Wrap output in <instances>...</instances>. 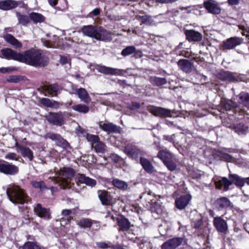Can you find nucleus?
I'll list each match as a JSON object with an SVG mask.
<instances>
[{
	"label": "nucleus",
	"instance_id": "obj_1",
	"mask_svg": "<svg viewBox=\"0 0 249 249\" xmlns=\"http://www.w3.org/2000/svg\"><path fill=\"white\" fill-rule=\"evenodd\" d=\"M19 62L33 66H44L47 64L46 58L41 53L35 49H30L20 53Z\"/></svg>",
	"mask_w": 249,
	"mask_h": 249
},
{
	"label": "nucleus",
	"instance_id": "obj_2",
	"mask_svg": "<svg viewBox=\"0 0 249 249\" xmlns=\"http://www.w3.org/2000/svg\"><path fill=\"white\" fill-rule=\"evenodd\" d=\"M81 32L85 36L102 41H109L112 39L111 32L104 28L92 25L84 26Z\"/></svg>",
	"mask_w": 249,
	"mask_h": 249
},
{
	"label": "nucleus",
	"instance_id": "obj_3",
	"mask_svg": "<svg viewBox=\"0 0 249 249\" xmlns=\"http://www.w3.org/2000/svg\"><path fill=\"white\" fill-rule=\"evenodd\" d=\"M6 194L9 200L15 204H24L28 203V196L19 186L11 185L6 190Z\"/></svg>",
	"mask_w": 249,
	"mask_h": 249
},
{
	"label": "nucleus",
	"instance_id": "obj_4",
	"mask_svg": "<svg viewBox=\"0 0 249 249\" xmlns=\"http://www.w3.org/2000/svg\"><path fill=\"white\" fill-rule=\"evenodd\" d=\"M74 170L70 167H63L58 171L56 175L57 177L50 178L54 183L58 184L62 188L65 189L70 184L69 180L74 176Z\"/></svg>",
	"mask_w": 249,
	"mask_h": 249
},
{
	"label": "nucleus",
	"instance_id": "obj_5",
	"mask_svg": "<svg viewBox=\"0 0 249 249\" xmlns=\"http://www.w3.org/2000/svg\"><path fill=\"white\" fill-rule=\"evenodd\" d=\"M147 109L154 115L158 117H171L172 112L170 109L152 105L149 106Z\"/></svg>",
	"mask_w": 249,
	"mask_h": 249
},
{
	"label": "nucleus",
	"instance_id": "obj_6",
	"mask_svg": "<svg viewBox=\"0 0 249 249\" xmlns=\"http://www.w3.org/2000/svg\"><path fill=\"white\" fill-rule=\"evenodd\" d=\"M96 69L98 72L107 75H122L125 72V71L123 70L108 67L102 65H97Z\"/></svg>",
	"mask_w": 249,
	"mask_h": 249
},
{
	"label": "nucleus",
	"instance_id": "obj_7",
	"mask_svg": "<svg viewBox=\"0 0 249 249\" xmlns=\"http://www.w3.org/2000/svg\"><path fill=\"white\" fill-rule=\"evenodd\" d=\"M34 211L37 216L43 219L48 220L51 218L50 209L43 207L39 203L35 205Z\"/></svg>",
	"mask_w": 249,
	"mask_h": 249
},
{
	"label": "nucleus",
	"instance_id": "obj_8",
	"mask_svg": "<svg viewBox=\"0 0 249 249\" xmlns=\"http://www.w3.org/2000/svg\"><path fill=\"white\" fill-rule=\"evenodd\" d=\"M47 120L53 125L61 126L65 123V119L61 112L50 113L47 116Z\"/></svg>",
	"mask_w": 249,
	"mask_h": 249
},
{
	"label": "nucleus",
	"instance_id": "obj_9",
	"mask_svg": "<svg viewBox=\"0 0 249 249\" xmlns=\"http://www.w3.org/2000/svg\"><path fill=\"white\" fill-rule=\"evenodd\" d=\"M124 152L128 156L133 159H136L139 156L142 155V151L136 145L132 144H127L125 146Z\"/></svg>",
	"mask_w": 249,
	"mask_h": 249
},
{
	"label": "nucleus",
	"instance_id": "obj_10",
	"mask_svg": "<svg viewBox=\"0 0 249 249\" xmlns=\"http://www.w3.org/2000/svg\"><path fill=\"white\" fill-rule=\"evenodd\" d=\"M0 172L6 175H15L18 172V168L8 162L0 163Z\"/></svg>",
	"mask_w": 249,
	"mask_h": 249
},
{
	"label": "nucleus",
	"instance_id": "obj_11",
	"mask_svg": "<svg viewBox=\"0 0 249 249\" xmlns=\"http://www.w3.org/2000/svg\"><path fill=\"white\" fill-rule=\"evenodd\" d=\"M1 57L9 60H14L19 62L20 53L9 48L2 49L0 52Z\"/></svg>",
	"mask_w": 249,
	"mask_h": 249
},
{
	"label": "nucleus",
	"instance_id": "obj_12",
	"mask_svg": "<svg viewBox=\"0 0 249 249\" xmlns=\"http://www.w3.org/2000/svg\"><path fill=\"white\" fill-rule=\"evenodd\" d=\"M243 39L238 37H232L228 38L224 42L222 45V50H231L236 46L240 45Z\"/></svg>",
	"mask_w": 249,
	"mask_h": 249
},
{
	"label": "nucleus",
	"instance_id": "obj_13",
	"mask_svg": "<svg viewBox=\"0 0 249 249\" xmlns=\"http://www.w3.org/2000/svg\"><path fill=\"white\" fill-rule=\"evenodd\" d=\"M213 225L218 232L226 233L228 230L227 222L221 217H215L213 219Z\"/></svg>",
	"mask_w": 249,
	"mask_h": 249
},
{
	"label": "nucleus",
	"instance_id": "obj_14",
	"mask_svg": "<svg viewBox=\"0 0 249 249\" xmlns=\"http://www.w3.org/2000/svg\"><path fill=\"white\" fill-rule=\"evenodd\" d=\"M182 238L175 237L169 239L161 245V249H176L182 243Z\"/></svg>",
	"mask_w": 249,
	"mask_h": 249
},
{
	"label": "nucleus",
	"instance_id": "obj_15",
	"mask_svg": "<svg viewBox=\"0 0 249 249\" xmlns=\"http://www.w3.org/2000/svg\"><path fill=\"white\" fill-rule=\"evenodd\" d=\"M99 127L104 131L110 133L119 132L120 127L110 122H100Z\"/></svg>",
	"mask_w": 249,
	"mask_h": 249
},
{
	"label": "nucleus",
	"instance_id": "obj_16",
	"mask_svg": "<svg viewBox=\"0 0 249 249\" xmlns=\"http://www.w3.org/2000/svg\"><path fill=\"white\" fill-rule=\"evenodd\" d=\"M46 138H49L56 142V144L63 148H67L69 146V143L59 134L49 133L46 135Z\"/></svg>",
	"mask_w": 249,
	"mask_h": 249
},
{
	"label": "nucleus",
	"instance_id": "obj_17",
	"mask_svg": "<svg viewBox=\"0 0 249 249\" xmlns=\"http://www.w3.org/2000/svg\"><path fill=\"white\" fill-rule=\"evenodd\" d=\"M76 180L80 183L85 184L92 187L96 184V181L95 179L87 177L83 174H77L76 175Z\"/></svg>",
	"mask_w": 249,
	"mask_h": 249
},
{
	"label": "nucleus",
	"instance_id": "obj_18",
	"mask_svg": "<svg viewBox=\"0 0 249 249\" xmlns=\"http://www.w3.org/2000/svg\"><path fill=\"white\" fill-rule=\"evenodd\" d=\"M98 197L104 205H111L112 204V197L106 191H98Z\"/></svg>",
	"mask_w": 249,
	"mask_h": 249
},
{
	"label": "nucleus",
	"instance_id": "obj_19",
	"mask_svg": "<svg viewBox=\"0 0 249 249\" xmlns=\"http://www.w3.org/2000/svg\"><path fill=\"white\" fill-rule=\"evenodd\" d=\"M3 37L6 42L16 49L21 48L22 47V43L10 34L7 33L3 34Z\"/></svg>",
	"mask_w": 249,
	"mask_h": 249
},
{
	"label": "nucleus",
	"instance_id": "obj_20",
	"mask_svg": "<svg viewBox=\"0 0 249 249\" xmlns=\"http://www.w3.org/2000/svg\"><path fill=\"white\" fill-rule=\"evenodd\" d=\"M19 2L14 0H5L0 1V9L3 10H9L16 8Z\"/></svg>",
	"mask_w": 249,
	"mask_h": 249
},
{
	"label": "nucleus",
	"instance_id": "obj_21",
	"mask_svg": "<svg viewBox=\"0 0 249 249\" xmlns=\"http://www.w3.org/2000/svg\"><path fill=\"white\" fill-rule=\"evenodd\" d=\"M205 8L209 13L213 14H218L220 12V9L217 6L215 1L209 0L204 3Z\"/></svg>",
	"mask_w": 249,
	"mask_h": 249
},
{
	"label": "nucleus",
	"instance_id": "obj_22",
	"mask_svg": "<svg viewBox=\"0 0 249 249\" xmlns=\"http://www.w3.org/2000/svg\"><path fill=\"white\" fill-rule=\"evenodd\" d=\"M215 184L217 188L221 189L223 188L224 190L227 191L229 189V186L232 184V182L227 178L223 177L216 181Z\"/></svg>",
	"mask_w": 249,
	"mask_h": 249
},
{
	"label": "nucleus",
	"instance_id": "obj_23",
	"mask_svg": "<svg viewBox=\"0 0 249 249\" xmlns=\"http://www.w3.org/2000/svg\"><path fill=\"white\" fill-rule=\"evenodd\" d=\"M140 163L143 169L148 173L151 174L155 171L154 167L151 162L147 159L143 157L140 158Z\"/></svg>",
	"mask_w": 249,
	"mask_h": 249
},
{
	"label": "nucleus",
	"instance_id": "obj_24",
	"mask_svg": "<svg viewBox=\"0 0 249 249\" xmlns=\"http://www.w3.org/2000/svg\"><path fill=\"white\" fill-rule=\"evenodd\" d=\"M141 13L143 15H137L135 17V18L137 20L141 21L142 23L141 25L145 24L146 25L150 26L153 24L154 20L152 19L151 16L148 15L144 14V13L142 12H141Z\"/></svg>",
	"mask_w": 249,
	"mask_h": 249
},
{
	"label": "nucleus",
	"instance_id": "obj_25",
	"mask_svg": "<svg viewBox=\"0 0 249 249\" xmlns=\"http://www.w3.org/2000/svg\"><path fill=\"white\" fill-rule=\"evenodd\" d=\"M157 157L160 159L163 163L166 162L169 160H172L173 158V154L167 149L160 150L158 152Z\"/></svg>",
	"mask_w": 249,
	"mask_h": 249
},
{
	"label": "nucleus",
	"instance_id": "obj_26",
	"mask_svg": "<svg viewBox=\"0 0 249 249\" xmlns=\"http://www.w3.org/2000/svg\"><path fill=\"white\" fill-rule=\"evenodd\" d=\"M191 220L194 222V227L196 229L198 228L202 224V220L200 214L194 210L191 212Z\"/></svg>",
	"mask_w": 249,
	"mask_h": 249
},
{
	"label": "nucleus",
	"instance_id": "obj_27",
	"mask_svg": "<svg viewBox=\"0 0 249 249\" xmlns=\"http://www.w3.org/2000/svg\"><path fill=\"white\" fill-rule=\"evenodd\" d=\"M117 221L118 226L123 231H127L130 227V223L129 220L124 216L117 218Z\"/></svg>",
	"mask_w": 249,
	"mask_h": 249
},
{
	"label": "nucleus",
	"instance_id": "obj_28",
	"mask_svg": "<svg viewBox=\"0 0 249 249\" xmlns=\"http://www.w3.org/2000/svg\"><path fill=\"white\" fill-rule=\"evenodd\" d=\"M43 89L45 91L47 92L52 96H56L60 90L59 87L55 84L44 86Z\"/></svg>",
	"mask_w": 249,
	"mask_h": 249
},
{
	"label": "nucleus",
	"instance_id": "obj_29",
	"mask_svg": "<svg viewBox=\"0 0 249 249\" xmlns=\"http://www.w3.org/2000/svg\"><path fill=\"white\" fill-rule=\"evenodd\" d=\"M77 93L80 100L86 103H89L90 101V98L89 96L87 90L84 88H79L77 90Z\"/></svg>",
	"mask_w": 249,
	"mask_h": 249
},
{
	"label": "nucleus",
	"instance_id": "obj_30",
	"mask_svg": "<svg viewBox=\"0 0 249 249\" xmlns=\"http://www.w3.org/2000/svg\"><path fill=\"white\" fill-rule=\"evenodd\" d=\"M239 103L243 106L249 108V94L241 92L238 95Z\"/></svg>",
	"mask_w": 249,
	"mask_h": 249
},
{
	"label": "nucleus",
	"instance_id": "obj_31",
	"mask_svg": "<svg viewBox=\"0 0 249 249\" xmlns=\"http://www.w3.org/2000/svg\"><path fill=\"white\" fill-rule=\"evenodd\" d=\"M202 38V35L198 32L193 30H188V41H198Z\"/></svg>",
	"mask_w": 249,
	"mask_h": 249
},
{
	"label": "nucleus",
	"instance_id": "obj_32",
	"mask_svg": "<svg viewBox=\"0 0 249 249\" xmlns=\"http://www.w3.org/2000/svg\"><path fill=\"white\" fill-rule=\"evenodd\" d=\"M218 77L222 80L235 81L237 80V77L229 71H222L218 74Z\"/></svg>",
	"mask_w": 249,
	"mask_h": 249
},
{
	"label": "nucleus",
	"instance_id": "obj_33",
	"mask_svg": "<svg viewBox=\"0 0 249 249\" xmlns=\"http://www.w3.org/2000/svg\"><path fill=\"white\" fill-rule=\"evenodd\" d=\"M231 181L232 184L234 183L237 186L242 187L245 184V178H240L239 176L236 174H230L229 176Z\"/></svg>",
	"mask_w": 249,
	"mask_h": 249
},
{
	"label": "nucleus",
	"instance_id": "obj_34",
	"mask_svg": "<svg viewBox=\"0 0 249 249\" xmlns=\"http://www.w3.org/2000/svg\"><path fill=\"white\" fill-rule=\"evenodd\" d=\"M29 18L36 24L43 22L45 20V18L43 15L36 12H32L29 14Z\"/></svg>",
	"mask_w": 249,
	"mask_h": 249
},
{
	"label": "nucleus",
	"instance_id": "obj_35",
	"mask_svg": "<svg viewBox=\"0 0 249 249\" xmlns=\"http://www.w3.org/2000/svg\"><path fill=\"white\" fill-rule=\"evenodd\" d=\"M229 127L234 130L235 132L239 135L245 134L248 131V127L245 126L242 124H239L236 125L233 124L229 126Z\"/></svg>",
	"mask_w": 249,
	"mask_h": 249
},
{
	"label": "nucleus",
	"instance_id": "obj_36",
	"mask_svg": "<svg viewBox=\"0 0 249 249\" xmlns=\"http://www.w3.org/2000/svg\"><path fill=\"white\" fill-rule=\"evenodd\" d=\"M149 81L151 84L156 86H160L165 84L167 80L165 78H160L157 76H151Z\"/></svg>",
	"mask_w": 249,
	"mask_h": 249
},
{
	"label": "nucleus",
	"instance_id": "obj_37",
	"mask_svg": "<svg viewBox=\"0 0 249 249\" xmlns=\"http://www.w3.org/2000/svg\"><path fill=\"white\" fill-rule=\"evenodd\" d=\"M221 107L226 110H231L237 107V105L235 102L230 100H224L221 102Z\"/></svg>",
	"mask_w": 249,
	"mask_h": 249
},
{
	"label": "nucleus",
	"instance_id": "obj_38",
	"mask_svg": "<svg viewBox=\"0 0 249 249\" xmlns=\"http://www.w3.org/2000/svg\"><path fill=\"white\" fill-rule=\"evenodd\" d=\"M76 224L81 228H89L92 224V221L89 218H83L78 220Z\"/></svg>",
	"mask_w": 249,
	"mask_h": 249
},
{
	"label": "nucleus",
	"instance_id": "obj_39",
	"mask_svg": "<svg viewBox=\"0 0 249 249\" xmlns=\"http://www.w3.org/2000/svg\"><path fill=\"white\" fill-rule=\"evenodd\" d=\"M96 152L105 153L107 151V146L103 142L99 141L92 147Z\"/></svg>",
	"mask_w": 249,
	"mask_h": 249
},
{
	"label": "nucleus",
	"instance_id": "obj_40",
	"mask_svg": "<svg viewBox=\"0 0 249 249\" xmlns=\"http://www.w3.org/2000/svg\"><path fill=\"white\" fill-rule=\"evenodd\" d=\"M18 153L21 154L23 157L27 158L30 160H32L34 158L33 153L29 147L23 146Z\"/></svg>",
	"mask_w": 249,
	"mask_h": 249
},
{
	"label": "nucleus",
	"instance_id": "obj_41",
	"mask_svg": "<svg viewBox=\"0 0 249 249\" xmlns=\"http://www.w3.org/2000/svg\"><path fill=\"white\" fill-rule=\"evenodd\" d=\"M19 249H45L36 242H27Z\"/></svg>",
	"mask_w": 249,
	"mask_h": 249
},
{
	"label": "nucleus",
	"instance_id": "obj_42",
	"mask_svg": "<svg viewBox=\"0 0 249 249\" xmlns=\"http://www.w3.org/2000/svg\"><path fill=\"white\" fill-rule=\"evenodd\" d=\"M17 17L18 19V23L22 24L23 26H27L30 23L29 16L21 15L19 13H17Z\"/></svg>",
	"mask_w": 249,
	"mask_h": 249
},
{
	"label": "nucleus",
	"instance_id": "obj_43",
	"mask_svg": "<svg viewBox=\"0 0 249 249\" xmlns=\"http://www.w3.org/2000/svg\"><path fill=\"white\" fill-rule=\"evenodd\" d=\"M176 205L179 209H184L187 205V196H184L176 200Z\"/></svg>",
	"mask_w": 249,
	"mask_h": 249
},
{
	"label": "nucleus",
	"instance_id": "obj_44",
	"mask_svg": "<svg viewBox=\"0 0 249 249\" xmlns=\"http://www.w3.org/2000/svg\"><path fill=\"white\" fill-rule=\"evenodd\" d=\"M72 108L80 113H87L89 111V107L84 104H77L72 107Z\"/></svg>",
	"mask_w": 249,
	"mask_h": 249
},
{
	"label": "nucleus",
	"instance_id": "obj_45",
	"mask_svg": "<svg viewBox=\"0 0 249 249\" xmlns=\"http://www.w3.org/2000/svg\"><path fill=\"white\" fill-rule=\"evenodd\" d=\"M216 205L222 208H226L229 206L230 201L225 197L218 199L216 201Z\"/></svg>",
	"mask_w": 249,
	"mask_h": 249
},
{
	"label": "nucleus",
	"instance_id": "obj_46",
	"mask_svg": "<svg viewBox=\"0 0 249 249\" xmlns=\"http://www.w3.org/2000/svg\"><path fill=\"white\" fill-rule=\"evenodd\" d=\"M112 184L115 187L124 190L127 187V184L125 182L118 179H113L112 180Z\"/></svg>",
	"mask_w": 249,
	"mask_h": 249
},
{
	"label": "nucleus",
	"instance_id": "obj_47",
	"mask_svg": "<svg viewBox=\"0 0 249 249\" xmlns=\"http://www.w3.org/2000/svg\"><path fill=\"white\" fill-rule=\"evenodd\" d=\"M136 50V48L133 46H127L122 50L121 54L124 56H126L134 53Z\"/></svg>",
	"mask_w": 249,
	"mask_h": 249
},
{
	"label": "nucleus",
	"instance_id": "obj_48",
	"mask_svg": "<svg viewBox=\"0 0 249 249\" xmlns=\"http://www.w3.org/2000/svg\"><path fill=\"white\" fill-rule=\"evenodd\" d=\"M87 140L90 142L93 147L97 142L100 141V139L97 135L87 134L86 135Z\"/></svg>",
	"mask_w": 249,
	"mask_h": 249
},
{
	"label": "nucleus",
	"instance_id": "obj_49",
	"mask_svg": "<svg viewBox=\"0 0 249 249\" xmlns=\"http://www.w3.org/2000/svg\"><path fill=\"white\" fill-rule=\"evenodd\" d=\"M4 158L5 159L9 160L18 161L19 159V157L15 153L8 152L5 155Z\"/></svg>",
	"mask_w": 249,
	"mask_h": 249
},
{
	"label": "nucleus",
	"instance_id": "obj_50",
	"mask_svg": "<svg viewBox=\"0 0 249 249\" xmlns=\"http://www.w3.org/2000/svg\"><path fill=\"white\" fill-rule=\"evenodd\" d=\"M31 184L35 188L40 189L41 191H43L46 188L44 182L43 181H33L31 182Z\"/></svg>",
	"mask_w": 249,
	"mask_h": 249
},
{
	"label": "nucleus",
	"instance_id": "obj_51",
	"mask_svg": "<svg viewBox=\"0 0 249 249\" xmlns=\"http://www.w3.org/2000/svg\"><path fill=\"white\" fill-rule=\"evenodd\" d=\"M164 164L166 165L167 168L171 171H174L177 168L176 164L172 160H169L164 163Z\"/></svg>",
	"mask_w": 249,
	"mask_h": 249
},
{
	"label": "nucleus",
	"instance_id": "obj_52",
	"mask_svg": "<svg viewBox=\"0 0 249 249\" xmlns=\"http://www.w3.org/2000/svg\"><path fill=\"white\" fill-rule=\"evenodd\" d=\"M178 65L180 69L185 72H187V60L180 59L178 61Z\"/></svg>",
	"mask_w": 249,
	"mask_h": 249
},
{
	"label": "nucleus",
	"instance_id": "obj_53",
	"mask_svg": "<svg viewBox=\"0 0 249 249\" xmlns=\"http://www.w3.org/2000/svg\"><path fill=\"white\" fill-rule=\"evenodd\" d=\"M218 155L222 160L228 161H231L232 160V157L227 153L219 152Z\"/></svg>",
	"mask_w": 249,
	"mask_h": 249
},
{
	"label": "nucleus",
	"instance_id": "obj_54",
	"mask_svg": "<svg viewBox=\"0 0 249 249\" xmlns=\"http://www.w3.org/2000/svg\"><path fill=\"white\" fill-rule=\"evenodd\" d=\"M17 69L15 67H9L7 68H0V72L5 73H10L13 71L17 70Z\"/></svg>",
	"mask_w": 249,
	"mask_h": 249
},
{
	"label": "nucleus",
	"instance_id": "obj_55",
	"mask_svg": "<svg viewBox=\"0 0 249 249\" xmlns=\"http://www.w3.org/2000/svg\"><path fill=\"white\" fill-rule=\"evenodd\" d=\"M62 104H61L60 103L51 100L49 107L54 109H57L59 108L60 107L62 106Z\"/></svg>",
	"mask_w": 249,
	"mask_h": 249
},
{
	"label": "nucleus",
	"instance_id": "obj_56",
	"mask_svg": "<svg viewBox=\"0 0 249 249\" xmlns=\"http://www.w3.org/2000/svg\"><path fill=\"white\" fill-rule=\"evenodd\" d=\"M175 137V134L172 135H164L163 139L170 142H174Z\"/></svg>",
	"mask_w": 249,
	"mask_h": 249
},
{
	"label": "nucleus",
	"instance_id": "obj_57",
	"mask_svg": "<svg viewBox=\"0 0 249 249\" xmlns=\"http://www.w3.org/2000/svg\"><path fill=\"white\" fill-rule=\"evenodd\" d=\"M61 3V5L60 6H58V8L61 10H64L66 9L67 7V2L66 0H58V3Z\"/></svg>",
	"mask_w": 249,
	"mask_h": 249
},
{
	"label": "nucleus",
	"instance_id": "obj_58",
	"mask_svg": "<svg viewBox=\"0 0 249 249\" xmlns=\"http://www.w3.org/2000/svg\"><path fill=\"white\" fill-rule=\"evenodd\" d=\"M110 158L116 163L118 162L121 160V158L116 154H112L110 156Z\"/></svg>",
	"mask_w": 249,
	"mask_h": 249
},
{
	"label": "nucleus",
	"instance_id": "obj_59",
	"mask_svg": "<svg viewBox=\"0 0 249 249\" xmlns=\"http://www.w3.org/2000/svg\"><path fill=\"white\" fill-rule=\"evenodd\" d=\"M96 245L98 247L102 249H106L110 247L107 243L103 242H97Z\"/></svg>",
	"mask_w": 249,
	"mask_h": 249
},
{
	"label": "nucleus",
	"instance_id": "obj_60",
	"mask_svg": "<svg viewBox=\"0 0 249 249\" xmlns=\"http://www.w3.org/2000/svg\"><path fill=\"white\" fill-rule=\"evenodd\" d=\"M59 61L61 64L64 65L69 63L70 61V59L65 56H61Z\"/></svg>",
	"mask_w": 249,
	"mask_h": 249
},
{
	"label": "nucleus",
	"instance_id": "obj_61",
	"mask_svg": "<svg viewBox=\"0 0 249 249\" xmlns=\"http://www.w3.org/2000/svg\"><path fill=\"white\" fill-rule=\"evenodd\" d=\"M7 81L10 82L17 83L19 81L18 78L17 76H11L7 79Z\"/></svg>",
	"mask_w": 249,
	"mask_h": 249
},
{
	"label": "nucleus",
	"instance_id": "obj_62",
	"mask_svg": "<svg viewBox=\"0 0 249 249\" xmlns=\"http://www.w3.org/2000/svg\"><path fill=\"white\" fill-rule=\"evenodd\" d=\"M50 101H51V100L49 99L42 98L41 100V103L42 105H43L47 107H49V105H50Z\"/></svg>",
	"mask_w": 249,
	"mask_h": 249
},
{
	"label": "nucleus",
	"instance_id": "obj_63",
	"mask_svg": "<svg viewBox=\"0 0 249 249\" xmlns=\"http://www.w3.org/2000/svg\"><path fill=\"white\" fill-rule=\"evenodd\" d=\"M140 107V104L138 102H132L131 107H130V109L134 110L138 109Z\"/></svg>",
	"mask_w": 249,
	"mask_h": 249
},
{
	"label": "nucleus",
	"instance_id": "obj_64",
	"mask_svg": "<svg viewBox=\"0 0 249 249\" xmlns=\"http://www.w3.org/2000/svg\"><path fill=\"white\" fill-rule=\"evenodd\" d=\"M72 213V211L69 209L63 210L61 212V215L63 216H68Z\"/></svg>",
	"mask_w": 249,
	"mask_h": 249
}]
</instances>
